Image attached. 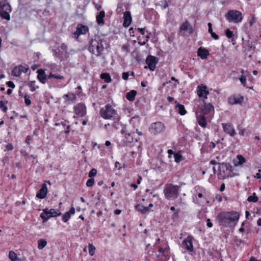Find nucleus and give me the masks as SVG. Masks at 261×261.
Returning a JSON list of instances; mask_svg holds the SVG:
<instances>
[{
	"label": "nucleus",
	"mask_w": 261,
	"mask_h": 261,
	"mask_svg": "<svg viewBox=\"0 0 261 261\" xmlns=\"http://www.w3.org/2000/svg\"><path fill=\"white\" fill-rule=\"evenodd\" d=\"M240 215L236 211L221 212L218 216L219 222L224 227H227L230 223L236 224L240 218Z\"/></svg>",
	"instance_id": "nucleus-1"
},
{
	"label": "nucleus",
	"mask_w": 261,
	"mask_h": 261,
	"mask_svg": "<svg viewBox=\"0 0 261 261\" xmlns=\"http://www.w3.org/2000/svg\"><path fill=\"white\" fill-rule=\"evenodd\" d=\"M100 115L105 119H119V116L117 111L112 107L110 104H107L104 107L100 110Z\"/></svg>",
	"instance_id": "nucleus-2"
},
{
	"label": "nucleus",
	"mask_w": 261,
	"mask_h": 261,
	"mask_svg": "<svg viewBox=\"0 0 261 261\" xmlns=\"http://www.w3.org/2000/svg\"><path fill=\"white\" fill-rule=\"evenodd\" d=\"M179 186L168 184L165 185L164 193L167 199H175L177 198L179 195Z\"/></svg>",
	"instance_id": "nucleus-3"
},
{
	"label": "nucleus",
	"mask_w": 261,
	"mask_h": 261,
	"mask_svg": "<svg viewBox=\"0 0 261 261\" xmlns=\"http://www.w3.org/2000/svg\"><path fill=\"white\" fill-rule=\"evenodd\" d=\"M88 45L90 49H108L109 47V44L107 41L96 35L91 38Z\"/></svg>",
	"instance_id": "nucleus-4"
},
{
	"label": "nucleus",
	"mask_w": 261,
	"mask_h": 261,
	"mask_svg": "<svg viewBox=\"0 0 261 261\" xmlns=\"http://www.w3.org/2000/svg\"><path fill=\"white\" fill-rule=\"evenodd\" d=\"M225 17L229 22L234 23H239L243 19L242 13L237 10H229L225 14Z\"/></svg>",
	"instance_id": "nucleus-5"
},
{
	"label": "nucleus",
	"mask_w": 261,
	"mask_h": 261,
	"mask_svg": "<svg viewBox=\"0 0 261 261\" xmlns=\"http://www.w3.org/2000/svg\"><path fill=\"white\" fill-rule=\"evenodd\" d=\"M10 5L6 1L0 2V16L4 19L10 20V13L11 12Z\"/></svg>",
	"instance_id": "nucleus-6"
},
{
	"label": "nucleus",
	"mask_w": 261,
	"mask_h": 261,
	"mask_svg": "<svg viewBox=\"0 0 261 261\" xmlns=\"http://www.w3.org/2000/svg\"><path fill=\"white\" fill-rule=\"evenodd\" d=\"M194 32V29L188 20H185L179 28V34L184 36L185 34H191Z\"/></svg>",
	"instance_id": "nucleus-7"
},
{
	"label": "nucleus",
	"mask_w": 261,
	"mask_h": 261,
	"mask_svg": "<svg viewBox=\"0 0 261 261\" xmlns=\"http://www.w3.org/2000/svg\"><path fill=\"white\" fill-rule=\"evenodd\" d=\"M89 31V29L87 25L79 23L77 24L76 31L73 33V37L77 40L80 36L86 34Z\"/></svg>",
	"instance_id": "nucleus-8"
},
{
	"label": "nucleus",
	"mask_w": 261,
	"mask_h": 261,
	"mask_svg": "<svg viewBox=\"0 0 261 261\" xmlns=\"http://www.w3.org/2000/svg\"><path fill=\"white\" fill-rule=\"evenodd\" d=\"M165 129L164 124L160 121L152 123L149 128V132L154 135L160 134Z\"/></svg>",
	"instance_id": "nucleus-9"
},
{
	"label": "nucleus",
	"mask_w": 261,
	"mask_h": 261,
	"mask_svg": "<svg viewBox=\"0 0 261 261\" xmlns=\"http://www.w3.org/2000/svg\"><path fill=\"white\" fill-rule=\"evenodd\" d=\"M74 112L80 117H84L86 115V107L84 103H79L74 107Z\"/></svg>",
	"instance_id": "nucleus-10"
},
{
	"label": "nucleus",
	"mask_w": 261,
	"mask_h": 261,
	"mask_svg": "<svg viewBox=\"0 0 261 261\" xmlns=\"http://www.w3.org/2000/svg\"><path fill=\"white\" fill-rule=\"evenodd\" d=\"M223 131L231 137H234L237 134L233 125L229 123L222 124Z\"/></svg>",
	"instance_id": "nucleus-11"
},
{
	"label": "nucleus",
	"mask_w": 261,
	"mask_h": 261,
	"mask_svg": "<svg viewBox=\"0 0 261 261\" xmlns=\"http://www.w3.org/2000/svg\"><path fill=\"white\" fill-rule=\"evenodd\" d=\"M158 61V59L155 57L151 55H149L146 59V63L151 71L154 70Z\"/></svg>",
	"instance_id": "nucleus-12"
},
{
	"label": "nucleus",
	"mask_w": 261,
	"mask_h": 261,
	"mask_svg": "<svg viewBox=\"0 0 261 261\" xmlns=\"http://www.w3.org/2000/svg\"><path fill=\"white\" fill-rule=\"evenodd\" d=\"M193 239V237L189 236L183 241L182 243L185 249L189 252H193L194 250L192 243Z\"/></svg>",
	"instance_id": "nucleus-13"
},
{
	"label": "nucleus",
	"mask_w": 261,
	"mask_h": 261,
	"mask_svg": "<svg viewBox=\"0 0 261 261\" xmlns=\"http://www.w3.org/2000/svg\"><path fill=\"white\" fill-rule=\"evenodd\" d=\"M208 93V90L205 85H201L198 86V95L199 97H204L206 99Z\"/></svg>",
	"instance_id": "nucleus-14"
},
{
	"label": "nucleus",
	"mask_w": 261,
	"mask_h": 261,
	"mask_svg": "<svg viewBox=\"0 0 261 261\" xmlns=\"http://www.w3.org/2000/svg\"><path fill=\"white\" fill-rule=\"evenodd\" d=\"M124 136L123 139V143L126 146L129 145L132 143H133L134 141L135 142H137L138 139L137 138H134L133 136L130 133H127L124 132Z\"/></svg>",
	"instance_id": "nucleus-15"
},
{
	"label": "nucleus",
	"mask_w": 261,
	"mask_h": 261,
	"mask_svg": "<svg viewBox=\"0 0 261 261\" xmlns=\"http://www.w3.org/2000/svg\"><path fill=\"white\" fill-rule=\"evenodd\" d=\"M47 193V188L45 184L41 185V188L36 194V197L39 199L45 198Z\"/></svg>",
	"instance_id": "nucleus-16"
},
{
	"label": "nucleus",
	"mask_w": 261,
	"mask_h": 261,
	"mask_svg": "<svg viewBox=\"0 0 261 261\" xmlns=\"http://www.w3.org/2000/svg\"><path fill=\"white\" fill-rule=\"evenodd\" d=\"M244 98L242 96H233L228 98V102L230 105L241 104Z\"/></svg>",
	"instance_id": "nucleus-17"
},
{
	"label": "nucleus",
	"mask_w": 261,
	"mask_h": 261,
	"mask_svg": "<svg viewBox=\"0 0 261 261\" xmlns=\"http://www.w3.org/2000/svg\"><path fill=\"white\" fill-rule=\"evenodd\" d=\"M124 21L123 25L124 27H128L131 23L132 18L129 11H125L123 15Z\"/></svg>",
	"instance_id": "nucleus-18"
},
{
	"label": "nucleus",
	"mask_w": 261,
	"mask_h": 261,
	"mask_svg": "<svg viewBox=\"0 0 261 261\" xmlns=\"http://www.w3.org/2000/svg\"><path fill=\"white\" fill-rule=\"evenodd\" d=\"M54 55L56 57L58 58L61 61L67 58L66 50H54Z\"/></svg>",
	"instance_id": "nucleus-19"
},
{
	"label": "nucleus",
	"mask_w": 261,
	"mask_h": 261,
	"mask_svg": "<svg viewBox=\"0 0 261 261\" xmlns=\"http://www.w3.org/2000/svg\"><path fill=\"white\" fill-rule=\"evenodd\" d=\"M232 169V166L228 163H222L219 166V170L223 173H225L226 171L231 172Z\"/></svg>",
	"instance_id": "nucleus-20"
},
{
	"label": "nucleus",
	"mask_w": 261,
	"mask_h": 261,
	"mask_svg": "<svg viewBox=\"0 0 261 261\" xmlns=\"http://www.w3.org/2000/svg\"><path fill=\"white\" fill-rule=\"evenodd\" d=\"M205 114H201L199 115H198L197 114V119L198 121V123L199 124L200 126L202 127L205 128L207 125V121L206 119L205 118Z\"/></svg>",
	"instance_id": "nucleus-21"
},
{
	"label": "nucleus",
	"mask_w": 261,
	"mask_h": 261,
	"mask_svg": "<svg viewBox=\"0 0 261 261\" xmlns=\"http://www.w3.org/2000/svg\"><path fill=\"white\" fill-rule=\"evenodd\" d=\"M214 111V107L211 103H205L204 107L202 110V113L205 115L209 114L211 112Z\"/></svg>",
	"instance_id": "nucleus-22"
},
{
	"label": "nucleus",
	"mask_w": 261,
	"mask_h": 261,
	"mask_svg": "<svg viewBox=\"0 0 261 261\" xmlns=\"http://www.w3.org/2000/svg\"><path fill=\"white\" fill-rule=\"evenodd\" d=\"M37 75V79L42 84H45L46 80V75L44 71L41 69L38 70Z\"/></svg>",
	"instance_id": "nucleus-23"
},
{
	"label": "nucleus",
	"mask_w": 261,
	"mask_h": 261,
	"mask_svg": "<svg viewBox=\"0 0 261 261\" xmlns=\"http://www.w3.org/2000/svg\"><path fill=\"white\" fill-rule=\"evenodd\" d=\"M135 208L141 214H147L150 211L148 207L144 206L141 204H137L135 206Z\"/></svg>",
	"instance_id": "nucleus-24"
},
{
	"label": "nucleus",
	"mask_w": 261,
	"mask_h": 261,
	"mask_svg": "<svg viewBox=\"0 0 261 261\" xmlns=\"http://www.w3.org/2000/svg\"><path fill=\"white\" fill-rule=\"evenodd\" d=\"M40 216L42 219V222L43 223L46 222L49 219L51 218L48 213L47 208L43 210V212L40 214Z\"/></svg>",
	"instance_id": "nucleus-25"
},
{
	"label": "nucleus",
	"mask_w": 261,
	"mask_h": 261,
	"mask_svg": "<svg viewBox=\"0 0 261 261\" xmlns=\"http://www.w3.org/2000/svg\"><path fill=\"white\" fill-rule=\"evenodd\" d=\"M175 103H177L175 108L176 112L181 115H185L187 113V111L185 108V106L183 105L177 103V101H175Z\"/></svg>",
	"instance_id": "nucleus-26"
},
{
	"label": "nucleus",
	"mask_w": 261,
	"mask_h": 261,
	"mask_svg": "<svg viewBox=\"0 0 261 261\" xmlns=\"http://www.w3.org/2000/svg\"><path fill=\"white\" fill-rule=\"evenodd\" d=\"M105 17V12L104 11H101L99 13L97 14L96 15V21L99 24H104L103 18Z\"/></svg>",
	"instance_id": "nucleus-27"
},
{
	"label": "nucleus",
	"mask_w": 261,
	"mask_h": 261,
	"mask_svg": "<svg viewBox=\"0 0 261 261\" xmlns=\"http://www.w3.org/2000/svg\"><path fill=\"white\" fill-rule=\"evenodd\" d=\"M119 119H113L114 120V123L112 124V126L114 128H115L116 130H118L120 128H122L121 130V133L123 134L125 132L124 129L123 128V125L119 122Z\"/></svg>",
	"instance_id": "nucleus-28"
},
{
	"label": "nucleus",
	"mask_w": 261,
	"mask_h": 261,
	"mask_svg": "<svg viewBox=\"0 0 261 261\" xmlns=\"http://www.w3.org/2000/svg\"><path fill=\"white\" fill-rule=\"evenodd\" d=\"M137 93L136 91L132 90L126 93V98L130 101H133L135 100Z\"/></svg>",
	"instance_id": "nucleus-29"
},
{
	"label": "nucleus",
	"mask_w": 261,
	"mask_h": 261,
	"mask_svg": "<svg viewBox=\"0 0 261 261\" xmlns=\"http://www.w3.org/2000/svg\"><path fill=\"white\" fill-rule=\"evenodd\" d=\"M210 55L208 50H197V56L201 59H205Z\"/></svg>",
	"instance_id": "nucleus-30"
},
{
	"label": "nucleus",
	"mask_w": 261,
	"mask_h": 261,
	"mask_svg": "<svg viewBox=\"0 0 261 261\" xmlns=\"http://www.w3.org/2000/svg\"><path fill=\"white\" fill-rule=\"evenodd\" d=\"M158 251L159 252V254L156 253L155 252L152 251V253L153 254V253H154L155 256L158 258L160 256L161 254L166 256L168 252L166 248H163V247H158Z\"/></svg>",
	"instance_id": "nucleus-31"
},
{
	"label": "nucleus",
	"mask_w": 261,
	"mask_h": 261,
	"mask_svg": "<svg viewBox=\"0 0 261 261\" xmlns=\"http://www.w3.org/2000/svg\"><path fill=\"white\" fill-rule=\"evenodd\" d=\"M48 213H49L51 217H56L61 215L62 213L61 211L58 209L50 208L48 209Z\"/></svg>",
	"instance_id": "nucleus-32"
},
{
	"label": "nucleus",
	"mask_w": 261,
	"mask_h": 261,
	"mask_svg": "<svg viewBox=\"0 0 261 261\" xmlns=\"http://www.w3.org/2000/svg\"><path fill=\"white\" fill-rule=\"evenodd\" d=\"M9 257L11 261H22L21 258L17 256L16 253L13 251H9Z\"/></svg>",
	"instance_id": "nucleus-33"
},
{
	"label": "nucleus",
	"mask_w": 261,
	"mask_h": 261,
	"mask_svg": "<svg viewBox=\"0 0 261 261\" xmlns=\"http://www.w3.org/2000/svg\"><path fill=\"white\" fill-rule=\"evenodd\" d=\"M245 162V159L241 154L237 156V160L234 161V165H242Z\"/></svg>",
	"instance_id": "nucleus-34"
},
{
	"label": "nucleus",
	"mask_w": 261,
	"mask_h": 261,
	"mask_svg": "<svg viewBox=\"0 0 261 261\" xmlns=\"http://www.w3.org/2000/svg\"><path fill=\"white\" fill-rule=\"evenodd\" d=\"M100 77L101 79L104 80L106 83H110L111 81V77L108 73H102L100 74Z\"/></svg>",
	"instance_id": "nucleus-35"
},
{
	"label": "nucleus",
	"mask_w": 261,
	"mask_h": 261,
	"mask_svg": "<svg viewBox=\"0 0 261 261\" xmlns=\"http://www.w3.org/2000/svg\"><path fill=\"white\" fill-rule=\"evenodd\" d=\"M47 245V241L44 239H40L38 241V248L40 250L44 248Z\"/></svg>",
	"instance_id": "nucleus-36"
},
{
	"label": "nucleus",
	"mask_w": 261,
	"mask_h": 261,
	"mask_svg": "<svg viewBox=\"0 0 261 261\" xmlns=\"http://www.w3.org/2000/svg\"><path fill=\"white\" fill-rule=\"evenodd\" d=\"M21 73H22L20 71V68L19 67V66L14 67L12 71V74L13 76H16V77L19 76Z\"/></svg>",
	"instance_id": "nucleus-37"
},
{
	"label": "nucleus",
	"mask_w": 261,
	"mask_h": 261,
	"mask_svg": "<svg viewBox=\"0 0 261 261\" xmlns=\"http://www.w3.org/2000/svg\"><path fill=\"white\" fill-rule=\"evenodd\" d=\"M258 200L257 196L255 193H253L252 195L249 196L248 197L247 200L249 202H256Z\"/></svg>",
	"instance_id": "nucleus-38"
},
{
	"label": "nucleus",
	"mask_w": 261,
	"mask_h": 261,
	"mask_svg": "<svg viewBox=\"0 0 261 261\" xmlns=\"http://www.w3.org/2000/svg\"><path fill=\"white\" fill-rule=\"evenodd\" d=\"M7 103V101L5 102L3 100L0 101V109H1L4 113L7 112L8 110V108L6 106Z\"/></svg>",
	"instance_id": "nucleus-39"
},
{
	"label": "nucleus",
	"mask_w": 261,
	"mask_h": 261,
	"mask_svg": "<svg viewBox=\"0 0 261 261\" xmlns=\"http://www.w3.org/2000/svg\"><path fill=\"white\" fill-rule=\"evenodd\" d=\"M35 81H31L28 84L29 86L30 87V90L32 92H34L36 90V89L39 88V86H36L35 85Z\"/></svg>",
	"instance_id": "nucleus-40"
},
{
	"label": "nucleus",
	"mask_w": 261,
	"mask_h": 261,
	"mask_svg": "<svg viewBox=\"0 0 261 261\" xmlns=\"http://www.w3.org/2000/svg\"><path fill=\"white\" fill-rule=\"evenodd\" d=\"M174 157L175 161L177 163L180 162L182 160V155L179 152L174 153Z\"/></svg>",
	"instance_id": "nucleus-41"
},
{
	"label": "nucleus",
	"mask_w": 261,
	"mask_h": 261,
	"mask_svg": "<svg viewBox=\"0 0 261 261\" xmlns=\"http://www.w3.org/2000/svg\"><path fill=\"white\" fill-rule=\"evenodd\" d=\"M89 248V253L91 256H93L95 253V247L91 244H89L88 246Z\"/></svg>",
	"instance_id": "nucleus-42"
},
{
	"label": "nucleus",
	"mask_w": 261,
	"mask_h": 261,
	"mask_svg": "<svg viewBox=\"0 0 261 261\" xmlns=\"http://www.w3.org/2000/svg\"><path fill=\"white\" fill-rule=\"evenodd\" d=\"M70 217V215L67 212L63 215L62 219L64 222H67Z\"/></svg>",
	"instance_id": "nucleus-43"
},
{
	"label": "nucleus",
	"mask_w": 261,
	"mask_h": 261,
	"mask_svg": "<svg viewBox=\"0 0 261 261\" xmlns=\"http://www.w3.org/2000/svg\"><path fill=\"white\" fill-rule=\"evenodd\" d=\"M24 103L27 106H30L31 104V101L30 99V96L28 94H25L24 96Z\"/></svg>",
	"instance_id": "nucleus-44"
},
{
	"label": "nucleus",
	"mask_w": 261,
	"mask_h": 261,
	"mask_svg": "<svg viewBox=\"0 0 261 261\" xmlns=\"http://www.w3.org/2000/svg\"><path fill=\"white\" fill-rule=\"evenodd\" d=\"M14 149V146L12 143H9L5 146L4 151H11Z\"/></svg>",
	"instance_id": "nucleus-45"
},
{
	"label": "nucleus",
	"mask_w": 261,
	"mask_h": 261,
	"mask_svg": "<svg viewBox=\"0 0 261 261\" xmlns=\"http://www.w3.org/2000/svg\"><path fill=\"white\" fill-rule=\"evenodd\" d=\"M96 174H97L96 169L93 168L89 172L88 176L89 177L92 178V177L95 176L96 175Z\"/></svg>",
	"instance_id": "nucleus-46"
},
{
	"label": "nucleus",
	"mask_w": 261,
	"mask_h": 261,
	"mask_svg": "<svg viewBox=\"0 0 261 261\" xmlns=\"http://www.w3.org/2000/svg\"><path fill=\"white\" fill-rule=\"evenodd\" d=\"M225 35L229 39L231 38L233 36V32L228 29L225 30Z\"/></svg>",
	"instance_id": "nucleus-47"
},
{
	"label": "nucleus",
	"mask_w": 261,
	"mask_h": 261,
	"mask_svg": "<svg viewBox=\"0 0 261 261\" xmlns=\"http://www.w3.org/2000/svg\"><path fill=\"white\" fill-rule=\"evenodd\" d=\"M94 179L92 178H90L87 180L86 182V186L88 187H91L94 185Z\"/></svg>",
	"instance_id": "nucleus-48"
},
{
	"label": "nucleus",
	"mask_w": 261,
	"mask_h": 261,
	"mask_svg": "<svg viewBox=\"0 0 261 261\" xmlns=\"http://www.w3.org/2000/svg\"><path fill=\"white\" fill-rule=\"evenodd\" d=\"M239 80L241 83V84L243 86H246V77L243 75L241 76V77L239 78Z\"/></svg>",
	"instance_id": "nucleus-49"
},
{
	"label": "nucleus",
	"mask_w": 261,
	"mask_h": 261,
	"mask_svg": "<svg viewBox=\"0 0 261 261\" xmlns=\"http://www.w3.org/2000/svg\"><path fill=\"white\" fill-rule=\"evenodd\" d=\"M179 210H177L174 212V214L172 215L171 218L173 220L178 219L179 217Z\"/></svg>",
	"instance_id": "nucleus-50"
},
{
	"label": "nucleus",
	"mask_w": 261,
	"mask_h": 261,
	"mask_svg": "<svg viewBox=\"0 0 261 261\" xmlns=\"http://www.w3.org/2000/svg\"><path fill=\"white\" fill-rule=\"evenodd\" d=\"M19 67L20 68L21 73H27L29 70L28 67H25L22 65H19Z\"/></svg>",
	"instance_id": "nucleus-51"
},
{
	"label": "nucleus",
	"mask_w": 261,
	"mask_h": 261,
	"mask_svg": "<svg viewBox=\"0 0 261 261\" xmlns=\"http://www.w3.org/2000/svg\"><path fill=\"white\" fill-rule=\"evenodd\" d=\"M129 72H123L122 75V77L124 80H127L128 79Z\"/></svg>",
	"instance_id": "nucleus-52"
},
{
	"label": "nucleus",
	"mask_w": 261,
	"mask_h": 261,
	"mask_svg": "<svg viewBox=\"0 0 261 261\" xmlns=\"http://www.w3.org/2000/svg\"><path fill=\"white\" fill-rule=\"evenodd\" d=\"M7 85L11 88H14L15 86L14 83L12 81H9L6 83Z\"/></svg>",
	"instance_id": "nucleus-53"
},
{
	"label": "nucleus",
	"mask_w": 261,
	"mask_h": 261,
	"mask_svg": "<svg viewBox=\"0 0 261 261\" xmlns=\"http://www.w3.org/2000/svg\"><path fill=\"white\" fill-rule=\"evenodd\" d=\"M206 225L209 228H211L213 226V223L211 222L210 219H207Z\"/></svg>",
	"instance_id": "nucleus-54"
},
{
	"label": "nucleus",
	"mask_w": 261,
	"mask_h": 261,
	"mask_svg": "<svg viewBox=\"0 0 261 261\" xmlns=\"http://www.w3.org/2000/svg\"><path fill=\"white\" fill-rule=\"evenodd\" d=\"M70 215H73L75 213V208L73 206H71L69 211L67 212Z\"/></svg>",
	"instance_id": "nucleus-55"
},
{
	"label": "nucleus",
	"mask_w": 261,
	"mask_h": 261,
	"mask_svg": "<svg viewBox=\"0 0 261 261\" xmlns=\"http://www.w3.org/2000/svg\"><path fill=\"white\" fill-rule=\"evenodd\" d=\"M208 33H210L211 34L212 33H213V30H212V24L211 22H209L208 23Z\"/></svg>",
	"instance_id": "nucleus-56"
},
{
	"label": "nucleus",
	"mask_w": 261,
	"mask_h": 261,
	"mask_svg": "<svg viewBox=\"0 0 261 261\" xmlns=\"http://www.w3.org/2000/svg\"><path fill=\"white\" fill-rule=\"evenodd\" d=\"M54 78L59 80H63L64 79V76L60 74H55Z\"/></svg>",
	"instance_id": "nucleus-57"
},
{
	"label": "nucleus",
	"mask_w": 261,
	"mask_h": 261,
	"mask_svg": "<svg viewBox=\"0 0 261 261\" xmlns=\"http://www.w3.org/2000/svg\"><path fill=\"white\" fill-rule=\"evenodd\" d=\"M221 163H218L217 162H216V161L215 160H211L210 162V165H219V166L220 165Z\"/></svg>",
	"instance_id": "nucleus-58"
},
{
	"label": "nucleus",
	"mask_w": 261,
	"mask_h": 261,
	"mask_svg": "<svg viewBox=\"0 0 261 261\" xmlns=\"http://www.w3.org/2000/svg\"><path fill=\"white\" fill-rule=\"evenodd\" d=\"M138 31L140 32V33L143 35L145 34V29L144 28H138Z\"/></svg>",
	"instance_id": "nucleus-59"
},
{
	"label": "nucleus",
	"mask_w": 261,
	"mask_h": 261,
	"mask_svg": "<svg viewBox=\"0 0 261 261\" xmlns=\"http://www.w3.org/2000/svg\"><path fill=\"white\" fill-rule=\"evenodd\" d=\"M261 172V170L260 169H259L258 170V173H257L256 174V175L254 176V177L255 178H256L257 179H259V178H261V175L259 173V172Z\"/></svg>",
	"instance_id": "nucleus-60"
},
{
	"label": "nucleus",
	"mask_w": 261,
	"mask_h": 261,
	"mask_svg": "<svg viewBox=\"0 0 261 261\" xmlns=\"http://www.w3.org/2000/svg\"><path fill=\"white\" fill-rule=\"evenodd\" d=\"M168 154H169V157L170 158L171 157V154H173L174 155V153H176L175 152H174L171 149H169L168 150Z\"/></svg>",
	"instance_id": "nucleus-61"
},
{
	"label": "nucleus",
	"mask_w": 261,
	"mask_h": 261,
	"mask_svg": "<svg viewBox=\"0 0 261 261\" xmlns=\"http://www.w3.org/2000/svg\"><path fill=\"white\" fill-rule=\"evenodd\" d=\"M211 36L215 40L218 39L219 38L218 36L216 33H215L214 32L211 34Z\"/></svg>",
	"instance_id": "nucleus-62"
},
{
	"label": "nucleus",
	"mask_w": 261,
	"mask_h": 261,
	"mask_svg": "<svg viewBox=\"0 0 261 261\" xmlns=\"http://www.w3.org/2000/svg\"><path fill=\"white\" fill-rule=\"evenodd\" d=\"M31 140V137L30 136H28L26 138H25V142L26 143H27L28 144H30V141Z\"/></svg>",
	"instance_id": "nucleus-63"
},
{
	"label": "nucleus",
	"mask_w": 261,
	"mask_h": 261,
	"mask_svg": "<svg viewBox=\"0 0 261 261\" xmlns=\"http://www.w3.org/2000/svg\"><path fill=\"white\" fill-rule=\"evenodd\" d=\"M147 84H148V82L147 81H142L141 83V85L143 87H146Z\"/></svg>",
	"instance_id": "nucleus-64"
}]
</instances>
